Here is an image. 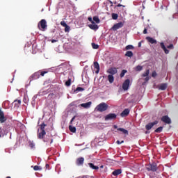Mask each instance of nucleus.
I'll return each mask as SVG.
<instances>
[{"label": "nucleus", "mask_w": 178, "mask_h": 178, "mask_svg": "<svg viewBox=\"0 0 178 178\" xmlns=\"http://www.w3.org/2000/svg\"><path fill=\"white\" fill-rule=\"evenodd\" d=\"M48 73V71H42L39 70L35 73H33L30 77H29V81L31 83L33 80H38V78L41 76L42 77H44L45 74Z\"/></svg>", "instance_id": "1"}, {"label": "nucleus", "mask_w": 178, "mask_h": 178, "mask_svg": "<svg viewBox=\"0 0 178 178\" xmlns=\"http://www.w3.org/2000/svg\"><path fill=\"white\" fill-rule=\"evenodd\" d=\"M146 170L147 172H157L158 171V164L156 163H149V164H146Z\"/></svg>", "instance_id": "2"}, {"label": "nucleus", "mask_w": 178, "mask_h": 178, "mask_svg": "<svg viewBox=\"0 0 178 178\" xmlns=\"http://www.w3.org/2000/svg\"><path fill=\"white\" fill-rule=\"evenodd\" d=\"M108 106H108L106 103L102 102L96 106L95 111H97V112H105L106 111H108Z\"/></svg>", "instance_id": "3"}, {"label": "nucleus", "mask_w": 178, "mask_h": 178, "mask_svg": "<svg viewBox=\"0 0 178 178\" xmlns=\"http://www.w3.org/2000/svg\"><path fill=\"white\" fill-rule=\"evenodd\" d=\"M38 27L39 30H41V31H45L48 27V25L47 24V20L41 19L38 24Z\"/></svg>", "instance_id": "4"}, {"label": "nucleus", "mask_w": 178, "mask_h": 178, "mask_svg": "<svg viewBox=\"0 0 178 178\" xmlns=\"http://www.w3.org/2000/svg\"><path fill=\"white\" fill-rule=\"evenodd\" d=\"M52 135L47 134L44 138L42 139L44 143L47 144H52L54 143V138H52Z\"/></svg>", "instance_id": "5"}, {"label": "nucleus", "mask_w": 178, "mask_h": 178, "mask_svg": "<svg viewBox=\"0 0 178 178\" xmlns=\"http://www.w3.org/2000/svg\"><path fill=\"white\" fill-rule=\"evenodd\" d=\"M124 26V22H118L113 26L111 30H113V31H117V30H119V29H122V27H123Z\"/></svg>", "instance_id": "6"}, {"label": "nucleus", "mask_w": 178, "mask_h": 178, "mask_svg": "<svg viewBox=\"0 0 178 178\" xmlns=\"http://www.w3.org/2000/svg\"><path fill=\"white\" fill-rule=\"evenodd\" d=\"M118 118V115L115 113H109L104 117V120H115Z\"/></svg>", "instance_id": "7"}, {"label": "nucleus", "mask_w": 178, "mask_h": 178, "mask_svg": "<svg viewBox=\"0 0 178 178\" xmlns=\"http://www.w3.org/2000/svg\"><path fill=\"white\" fill-rule=\"evenodd\" d=\"M8 120V118L5 116V113L2 111L1 108H0V124H2L3 123H5Z\"/></svg>", "instance_id": "8"}, {"label": "nucleus", "mask_w": 178, "mask_h": 178, "mask_svg": "<svg viewBox=\"0 0 178 178\" xmlns=\"http://www.w3.org/2000/svg\"><path fill=\"white\" fill-rule=\"evenodd\" d=\"M130 86V79H126L122 83V89L124 91H127L129 90V87Z\"/></svg>", "instance_id": "9"}, {"label": "nucleus", "mask_w": 178, "mask_h": 178, "mask_svg": "<svg viewBox=\"0 0 178 178\" xmlns=\"http://www.w3.org/2000/svg\"><path fill=\"white\" fill-rule=\"evenodd\" d=\"M161 122H163V123H166V124H170L172 123V120H170V118L168 115H164L161 118Z\"/></svg>", "instance_id": "10"}, {"label": "nucleus", "mask_w": 178, "mask_h": 178, "mask_svg": "<svg viewBox=\"0 0 178 178\" xmlns=\"http://www.w3.org/2000/svg\"><path fill=\"white\" fill-rule=\"evenodd\" d=\"M84 164V157H79L76 161V165L77 166H83Z\"/></svg>", "instance_id": "11"}, {"label": "nucleus", "mask_w": 178, "mask_h": 178, "mask_svg": "<svg viewBox=\"0 0 178 178\" xmlns=\"http://www.w3.org/2000/svg\"><path fill=\"white\" fill-rule=\"evenodd\" d=\"M157 123H158V121L156 120V121H154V122H150V123L146 124V126H145L146 130H151V129H152L153 127H154L155 124H156Z\"/></svg>", "instance_id": "12"}, {"label": "nucleus", "mask_w": 178, "mask_h": 178, "mask_svg": "<svg viewBox=\"0 0 178 178\" xmlns=\"http://www.w3.org/2000/svg\"><path fill=\"white\" fill-rule=\"evenodd\" d=\"M45 134H47L45 131H40V132H38V138H39V140H44Z\"/></svg>", "instance_id": "13"}, {"label": "nucleus", "mask_w": 178, "mask_h": 178, "mask_svg": "<svg viewBox=\"0 0 178 178\" xmlns=\"http://www.w3.org/2000/svg\"><path fill=\"white\" fill-rule=\"evenodd\" d=\"M107 73H109V74L113 76L118 73V69H116V67H111L107 70Z\"/></svg>", "instance_id": "14"}, {"label": "nucleus", "mask_w": 178, "mask_h": 178, "mask_svg": "<svg viewBox=\"0 0 178 178\" xmlns=\"http://www.w3.org/2000/svg\"><path fill=\"white\" fill-rule=\"evenodd\" d=\"M129 113H130V110L129 108H125L121 113L120 116L122 118H126V116H129Z\"/></svg>", "instance_id": "15"}, {"label": "nucleus", "mask_w": 178, "mask_h": 178, "mask_svg": "<svg viewBox=\"0 0 178 178\" xmlns=\"http://www.w3.org/2000/svg\"><path fill=\"white\" fill-rule=\"evenodd\" d=\"M92 104V102H91L83 103L81 104V106H82V108H85L86 109H88V108H90Z\"/></svg>", "instance_id": "16"}, {"label": "nucleus", "mask_w": 178, "mask_h": 178, "mask_svg": "<svg viewBox=\"0 0 178 178\" xmlns=\"http://www.w3.org/2000/svg\"><path fill=\"white\" fill-rule=\"evenodd\" d=\"M160 45H161V48H162V49L164 51L165 54L166 55H168V54H169V50H168V49H166L165 44L163 42H161Z\"/></svg>", "instance_id": "17"}, {"label": "nucleus", "mask_w": 178, "mask_h": 178, "mask_svg": "<svg viewBox=\"0 0 178 178\" xmlns=\"http://www.w3.org/2000/svg\"><path fill=\"white\" fill-rule=\"evenodd\" d=\"M146 40L148 41V42H150V44H156V40L149 37V36H147L146 38Z\"/></svg>", "instance_id": "18"}, {"label": "nucleus", "mask_w": 178, "mask_h": 178, "mask_svg": "<svg viewBox=\"0 0 178 178\" xmlns=\"http://www.w3.org/2000/svg\"><path fill=\"white\" fill-rule=\"evenodd\" d=\"M113 176H119V175H122V170L121 169H118L114 170L112 172Z\"/></svg>", "instance_id": "19"}, {"label": "nucleus", "mask_w": 178, "mask_h": 178, "mask_svg": "<svg viewBox=\"0 0 178 178\" xmlns=\"http://www.w3.org/2000/svg\"><path fill=\"white\" fill-rule=\"evenodd\" d=\"M94 67L95 69H97L95 73L98 74V73H99V64L98 63V62H94Z\"/></svg>", "instance_id": "20"}, {"label": "nucleus", "mask_w": 178, "mask_h": 178, "mask_svg": "<svg viewBox=\"0 0 178 178\" xmlns=\"http://www.w3.org/2000/svg\"><path fill=\"white\" fill-rule=\"evenodd\" d=\"M117 130L118 131H122V134H125V136H129V131L124 129V128H118Z\"/></svg>", "instance_id": "21"}, {"label": "nucleus", "mask_w": 178, "mask_h": 178, "mask_svg": "<svg viewBox=\"0 0 178 178\" xmlns=\"http://www.w3.org/2000/svg\"><path fill=\"white\" fill-rule=\"evenodd\" d=\"M88 27H90L91 30H98L99 29L98 25H97L95 22H94V24H89Z\"/></svg>", "instance_id": "22"}, {"label": "nucleus", "mask_w": 178, "mask_h": 178, "mask_svg": "<svg viewBox=\"0 0 178 178\" xmlns=\"http://www.w3.org/2000/svg\"><path fill=\"white\" fill-rule=\"evenodd\" d=\"M107 79H108L110 84H112V83H113V81H115V77L113 76V75H111V74L108 75Z\"/></svg>", "instance_id": "23"}, {"label": "nucleus", "mask_w": 178, "mask_h": 178, "mask_svg": "<svg viewBox=\"0 0 178 178\" xmlns=\"http://www.w3.org/2000/svg\"><path fill=\"white\" fill-rule=\"evenodd\" d=\"M88 165L91 169H93L94 170H98V169H99V167L95 165L92 163H89Z\"/></svg>", "instance_id": "24"}, {"label": "nucleus", "mask_w": 178, "mask_h": 178, "mask_svg": "<svg viewBox=\"0 0 178 178\" xmlns=\"http://www.w3.org/2000/svg\"><path fill=\"white\" fill-rule=\"evenodd\" d=\"M159 88V90H161L162 91H163L166 88H168V84L167 83H161Z\"/></svg>", "instance_id": "25"}, {"label": "nucleus", "mask_w": 178, "mask_h": 178, "mask_svg": "<svg viewBox=\"0 0 178 178\" xmlns=\"http://www.w3.org/2000/svg\"><path fill=\"white\" fill-rule=\"evenodd\" d=\"M13 104H14V106H17V108H19V105H21V104H22V101L21 100H15Z\"/></svg>", "instance_id": "26"}, {"label": "nucleus", "mask_w": 178, "mask_h": 178, "mask_svg": "<svg viewBox=\"0 0 178 178\" xmlns=\"http://www.w3.org/2000/svg\"><path fill=\"white\" fill-rule=\"evenodd\" d=\"M6 129L5 127L2 128V127H0V138L1 137H2V136H5V131H6Z\"/></svg>", "instance_id": "27"}, {"label": "nucleus", "mask_w": 178, "mask_h": 178, "mask_svg": "<svg viewBox=\"0 0 178 178\" xmlns=\"http://www.w3.org/2000/svg\"><path fill=\"white\" fill-rule=\"evenodd\" d=\"M45 127H47V124L45 123H42L40 124V131H45Z\"/></svg>", "instance_id": "28"}, {"label": "nucleus", "mask_w": 178, "mask_h": 178, "mask_svg": "<svg viewBox=\"0 0 178 178\" xmlns=\"http://www.w3.org/2000/svg\"><path fill=\"white\" fill-rule=\"evenodd\" d=\"M125 56H128V58L133 57V51H127L125 54Z\"/></svg>", "instance_id": "29"}, {"label": "nucleus", "mask_w": 178, "mask_h": 178, "mask_svg": "<svg viewBox=\"0 0 178 178\" xmlns=\"http://www.w3.org/2000/svg\"><path fill=\"white\" fill-rule=\"evenodd\" d=\"M93 22H95L97 24L100 23L101 20H99V18L97 16L93 17Z\"/></svg>", "instance_id": "30"}, {"label": "nucleus", "mask_w": 178, "mask_h": 178, "mask_svg": "<svg viewBox=\"0 0 178 178\" xmlns=\"http://www.w3.org/2000/svg\"><path fill=\"white\" fill-rule=\"evenodd\" d=\"M149 76V70H147L145 72L142 74V77H148Z\"/></svg>", "instance_id": "31"}, {"label": "nucleus", "mask_w": 178, "mask_h": 178, "mask_svg": "<svg viewBox=\"0 0 178 178\" xmlns=\"http://www.w3.org/2000/svg\"><path fill=\"white\" fill-rule=\"evenodd\" d=\"M163 130V127H159V128L156 129L154 133H161Z\"/></svg>", "instance_id": "32"}, {"label": "nucleus", "mask_w": 178, "mask_h": 178, "mask_svg": "<svg viewBox=\"0 0 178 178\" xmlns=\"http://www.w3.org/2000/svg\"><path fill=\"white\" fill-rule=\"evenodd\" d=\"M69 129L70 131L72 132V133H76V127L72 126V125H70L69 126Z\"/></svg>", "instance_id": "33"}, {"label": "nucleus", "mask_w": 178, "mask_h": 178, "mask_svg": "<svg viewBox=\"0 0 178 178\" xmlns=\"http://www.w3.org/2000/svg\"><path fill=\"white\" fill-rule=\"evenodd\" d=\"M111 16L113 20H118V17H119V15L116 13H112Z\"/></svg>", "instance_id": "34"}, {"label": "nucleus", "mask_w": 178, "mask_h": 178, "mask_svg": "<svg viewBox=\"0 0 178 178\" xmlns=\"http://www.w3.org/2000/svg\"><path fill=\"white\" fill-rule=\"evenodd\" d=\"M135 70L136 72H141V70H143V66L141 65H137L135 68Z\"/></svg>", "instance_id": "35"}, {"label": "nucleus", "mask_w": 178, "mask_h": 178, "mask_svg": "<svg viewBox=\"0 0 178 178\" xmlns=\"http://www.w3.org/2000/svg\"><path fill=\"white\" fill-rule=\"evenodd\" d=\"M125 49H127V51H129V49H134V46L129 44L126 46Z\"/></svg>", "instance_id": "36"}, {"label": "nucleus", "mask_w": 178, "mask_h": 178, "mask_svg": "<svg viewBox=\"0 0 178 178\" xmlns=\"http://www.w3.org/2000/svg\"><path fill=\"white\" fill-rule=\"evenodd\" d=\"M126 73H127V70H123L120 74V76L122 78V77H124V75L126 74Z\"/></svg>", "instance_id": "37"}, {"label": "nucleus", "mask_w": 178, "mask_h": 178, "mask_svg": "<svg viewBox=\"0 0 178 178\" xmlns=\"http://www.w3.org/2000/svg\"><path fill=\"white\" fill-rule=\"evenodd\" d=\"M80 91H84V88L81 87H78L76 89L74 90V92H80Z\"/></svg>", "instance_id": "38"}, {"label": "nucleus", "mask_w": 178, "mask_h": 178, "mask_svg": "<svg viewBox=\"0 0 178 178\" xmlns=\"http://www.w3.org/2000/svg\"><path fill=\"white\" fill-rule=\"evenodd\" d=\"M92 47L93 49H98L99 48V46L95 43H92Z\"/></svg>", "instance_id": "39"}, {"label": "nucleus", "mask_w": 178, "mask_h": 178, "mask_svg": "<svg viewBox=\"0 0 178 178\" xmlns=\"http://www.w3.org/2000/svg\"><path fill=\"white\" fill-rule=\"evenodd\" d=\"M70 84H72V79H68L66 82H65V86H67V87L70 86Z\"/></svg>", "instance_id": "40"}, {"label": "nucleus", "mask_w": 178, "mask_h": 178, "mask_svg": "<svg viewBox=\"0 0 178 178\" xmlns=\"http://www.w3.org/2000/svg\"><path fill=\"white\" fill-rule=\"evenodd\" d=\"M69 31H70V26H69V25H67L66 26H65V32L69 33Z\"/></svg>", "instance_id": "41"}, {"label": "nucleus", "mask_w": 178, "mask_h": 178, "mask_svg": "<svg viewBox=\"0 0 178 178\" xmlns=\"http://www.w3.org/2000/svg\"><path fill=\"white\" fill-rule=\"evenodd\" d=\"M149 81V76H146L145 78V82L143 83V86H145V83H148Z\"/></svg>", "instance_id": "42"}, {"label": "nucleus", "mask_w": 178, "mask_h": 178, "mask_svg": "<svg viewBox=\"0 0 178 178\" xmlns=\"http://www.w3.org/2000/svg\"><path fill=\"white\" fill-rule=\"evenodd\" d=\"M33 170H41V168H40V166H38V165H35L33 167Z\"/></svg>", "instance_id": "43"}, {"label": "nucleus", "mask_w": 178, "mask_h": 178, "mask_svg": "<svg viewBox=\"0 0 178 178\" xmlns=\"http://www.w3.org/2000/svg\"><path fill=\"white\" fill-rule=\"evenodd\" d=\"M61 26H63V27H66V26H67V24H66V22L65 21H62L60 22Z\"/></svg>", "instance_id": "44"}, {"label": "nucleus", "mask_w": 178, "mask_h": 178, "mask_svg": "<svg viewBox=\"0 0 178 178\" xmlns=\"http://www.w3.org/2000/svg\"><path fill=\"white\" fill-rule=\"evenodd\" d=\"M35 145L34 143L29 141V147H31V148H34Z\"/></svg>", "instance_id": "45"}, {"label": "nucleus", "mask_w": 178, "mask_h": 178, "mask_svg": "<svg viewBox=\"0 0 178 178\" xmlns=\"http://www.w3.org/2000/svg\"><path fill=\"white\" fill-rule=\"evenodd\" d=\"M88 20L92 23V24H94V21L92 20V17H88Z\"/></svg>", "instance_id": "46"}, {"label": "nucleus", "mask_w": 178, "mask_h": 178, "mask_svg": "<svg viewBox=\"0 0 178 178\" xmlns=\"http://www.w3.org/2000/svg\"><path fill=\"white\" fill-rule=\"evenodd\" d=\"M156 72L154 71L152 73V77H156Z\"/></svg>", "instance_id": "47"}, {"label": "nucleus", "mask_w": 178, "mask_h": 178, "mask_svg": "<svg viewBox=\"0 0 178 178\" xmlns=\"http://www.w3.org/2000/svg\"><path fill=\"white\" fill-rule=\"evenodd\" d=\"M167 48H168V49H173V44H170L167 47Z\"/></svg>", "instance_id": "48"}, {"label": "nucleus", "mask_w": 178, "mask_h": 178, "mask_svg": "<svg viewBox=\"0 0 178 178\" xmlns=\"http://www.w3.org/2000/svg\"><path fill=\"white\" fill-rule=\"evenodd\" d=\"M123 143H124V140H122L121 142L120 140L116 141V144H118V145L123 144Z\"/></svg>", "instance_id": "49"}, {"label": "nucleus", "mask_w": 178, "mask_h": 178, "mask_svg": "<svg viewBox=\"0 0 178 178\" xmlns=\"http://www.w3.org/2000/svg\"><path fill=\"white\" fill-rule=\"evenodd\" d=\"M54 95H55L54 93H50L48 95V98H52V97H54Z\"/></svg>", "instance_id": "50"}, {"label": "nucleus", "mask_w": 178, "mask_h": 178, "mask_svg": "<svg viewBox=\"0 0 178 178\" xmlns=\"http://www.w3.org/2000/svg\"><path fill=\"white\" fill-rule=\"evenodd\" d=\"M75 119H76V116H74V117L72 118L71 121H70V124H72V123H73V122L74 121Z\"/></svg>", "instance_id": "51"}, {"label": "nucleus", "mask_w": 178, "mask_h": 178, "mask_svg": "<svg viewBox=\"0 0 178 178\" xmlns=\"http://www.w3.org/2000/svg\"><path fill=\"white\" fill-rule=\"evenodd\" d=\"M45 168H46V169L49 170V164H46Z\"/></svg>", "instance_id": "52"}, {"label": "nucleus", "mask_w": 178, "mask_h": 178, "mask_svg": "<svg viewBox=\"0 0 178 178\" xmlns=\"http://www.w3.org/2000/svg\"><path fill=\"white\" fill-rule=\"evenodd\" d=\"M118 8H120V6H122L123 8H124V6L122 5V4H118L116 6Z\"/></svg>", "instance_id": "53"}, {"label": "nucleus", "mask_w": 178, "mask_h": 178, "mask_svg": "<svg viewBox=\"0 0 178 178\" xmlns=\"http://www.w3.org/2000/svg\"><path fill=\"white\" fill-rule=\"evenodd\" d=\"M147 29H145L144 30H143V34H147Z\"/></svg>", "instance_id": "54"}, {"label": "nucleus", "mask_w": 178, "mask_h": 178, "mask_svg": "<svg viewBox=\"0 0 178 178\" xmlns=\"http://www.w3.org/2000/svg\"><path fill=\"white\" fill-rule=\"evenodd\" d=\"M110 3H111V6H113V2H112V1H109Z\"/></svg>", "instance_id": "55"}, {"label": "nucleus", "mask_w": 178, "mask_h": 178, "mask_svg": "<svg viewBox=\"0 0 178 178\" xmlns=\"http://www.w3.org/2000/svg\"><path fill=\"white\" fill-rule=\"evenodd\" d=\"M113 129H117V130H118V125H113Z\"/></svg>", "instance_id": "56"}, {"label": "nucleus", "mask_w": 178, "mask_h": 178, "mask_svg": "<svg viewBox=\"0 0 178 178\" xmlns=\"http://www.w3.org/2000/svg\"><path fill=\"white\" fill-rule=\"evenodd\" d=\"M138 47L140 48V47H141V42H140L138 44Z\"/></svg>", "instance_id": "57"}, {"label": "nucleus", "mask_w": 178, "mask_h": 178, "mask_svg": "<svg viewBox=\"0 0 178 178\" xmlns=\"http://www.w3.org/2000/svg\"><path fill=\"white\" fill-rule=\"evenodd\" d=\"M51 42H52V43L56 42V40H51Z\"/></svg>", "instance_id": "58"}, {"label": "nucleus", "mask_w": 178, "mask_h": 178, "mask_svg": "<svg viewBox=\"0 0 178 178\" xmlns=\"http://www.w3.org/2000/svg\"><path fill=\"white\" fill-rule=\"evenodd\" d=\"M6 178H11L10 177H7Z\"/></svg>", "instance_id": "59"}]
</instances>
